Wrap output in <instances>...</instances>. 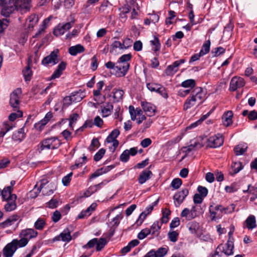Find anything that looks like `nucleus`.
Wrapping results in <instances>:
<instances>
[{"instance_id": "nucleus-24", "label": "nucleus", "mask_w": 257, "mask_h": 257, "mask_svg": "<svg viewBox=\"0 0 257 257\" xmlns=\"http://www.w3.org/2000/svg\"><path fill=\"white\" fill-rule=\"evenodd\" d=\"M158 201V200H157L156 201L153 203L154 204L149 205L148 207L146 208V211L147 212V213H146L145 212H143L142 213H141L137 221V222L138 224H141L143 223L144 219L146 217L147 214H150L154 208V206L156 205L157 204Z\"/></svg>"}, {"instance_id": "nucleus-57", "label": "nucleus", "mask_w": 257, "mask_h": 257, "mask_svg": "<svg viewBox=\"0 0 257 257\" xmlns=\"http://www.w3.org/2000/svg\"><path fill=\"white\" fill-rule=\"evenodd\" d=\"M130 159L128 150H124L120 156V160L122 162H126Z\"/></svg>"}, {"instance_id": "nucleus-43", "label": "nucleus", "mask_w": 257, "mask_h": 257, "mask_svg": "<svg viewBox=\"0 0 257 257\" xmlns=\"http://www.w3.org/2000/svg\"><path fill=\"white\" fill-rule=\"evenodd\" d=\"M203 146V144H200L199 142H195L193 144H191L184 148L186 149V151L188 153H189L193 150H195L196 148H201Z\"/></svg>"}, {"instance_id": "nucleus-32", "label": "nucleus", "mask_w": 257, "mask_h": 257, "mask_svg": "<svg viewBox=\"0 0 257 257\" xmlns=\"http://www.w3.org/2000/svg\"><path fill=\"white\" fill-rule=\"evenodd\" d=\"M25 138L24 127L19 129L18 131L15 132L13 136L12 139L15 141L19 142H21Z\"/></svg>"}, {"instance_id": "nucleus-48", "label": "nucleus", "mask_w": 257, "mask_h": 257, "mask_svg": "<svg viewBox=\"0 0 257 257\" xmlns=\"http://www.w3.org/2000/svg\"><path fill=\"white\" fill-rule=\"evenodd\" d=\"M119 48L120 49H123L122 47L121 43L118 41H114L111 45L110 52L114 53L116 51V49Z\"/></svg>"}, {"instance_id": "nucleus-56", "label": "nucleus", "mask_w": 257, "mask_h": 257, "mask_svg": "<svg viewBox=\"0 0 257 257\" xmlns=\"http://www.w3.org/2000/svg\"><path fill=\"white\" fill-rule=\"evenodd\" d=\"M63 108H65L71 105L73 102L72 101V99H71V95L69 96H66L64 98L63 100Z\"/></svg>"}, {"instance_id": "nucleus-64", "label": "nucleus", "mask_w": 257, "mask_h": 257, "mask_svg": "<svg viewBox=\"0 0 257 257\" xmlns=\"http://www.w3.org/2000/svg\"><path fill=\"white\" fill-rule=\"evenodd\" d=\"M197 190L200 194V195L203 197H205L207 195L208 190L206 187L202 186H199L198 187Z\"/></svg>"}, {"instance_id": "nucleus-49", "label": "nucleus", "mask_w": 257, "mask_h": 257, "mask_svg": "<svg viewBox=\"0 0 257 257\" xmlns=\"http://www.w3.org/2000/svg\"><path fill=\"white\" fill-rule=\"evenodd\" d=\"M179 233L176 231H169L168 233V237L172 242H175L178 240Z\"/></svg>"}, {"instance_id": "nucleus-23", "label": "nucleus", "mask_w": 257, "mask_h": 257, "mask_svg": "<svg viewBox=\"0 0 257 257\" xmlns=\"http://www.w3.org/2000/svg\"><path fill=\"white\" fill-rule=\"evenodd\" d=\"M11 199L6 200L7 203L5 205V209L6 211L10 212L14 210L17 207L16 200L17 199V195L12 196Z\"/></svg>"}, {"instance_id": "nucleus-13", "label": "nucleus", "mask_w": 257, "mask_h": 257, "mask_svg": "<svg viewBox=\"0 0 257 257\" xmlns=\"http://www.w3.org/2000/svg\"><path fill=\"white\" fill-rule=\"evenodd\" d=\"M38 235V232L33 228H27L22 230L19 234L20 237L26 238L28 241L30 239L35 238Z\"/></svg>"}, {"instance_id": "nucleus-46", "label": "nucleus", "mask_w": 257, "mask_h": 257, "mask_svg": "<svg viewBox=\"0 0 257 257\" xmlns=\"http://www.w3.org/2000/svg\"><path fill=\"white\" fill-rule=\"evenodd\" d=\"M107 241L104 238H100L99 240L97 239V243H96V250L100 251L106 244Z\"/></svg>"}, {"instance_id": "nucleus-19", "label": "nucleus", "mask_w": 257, "mask_h": 257, "mask_svg": "<svg viewBox=\"0 0 257 257\" xmlns=\"http://www.w3.org/2000/svg\"><path fill=\"white\" fill-rule=\"evenodd\" d=\"M161 226L162 223L159 221L154 222L151 225L150 228H149L150 234H151L153 237L158 236L160 233Z\"/></svg>"}, {"instance_id": "nucleus-18", "label": "nucleus", "mask_w": 257, "mask_h": 257, "mask_svg": "<svg viewBox=\"0 0 257 257\" xmlns=\"http://www.w3.org/2000/svg\"><path fill=\"white\" fill-rule=\"evenodd\" d=\"M218 205H210L209 206V211L211 220H216V219H220L222 216V214L220 213V209H217Z\"/></svg>"}, {"instance_id": "nucleus-53", "label": "nucleus", "mask_w": 257, "mask_h": 257, "mask_svg": "<svg viewBox=\"0 0 257 257\" xmlns=\"http://www.w3.org/2000/svg\"><path fill=\"white\" fill-rule=\"evenodd\" d=\"M105 153V150L104 149H100L94 155V160L97 162L99 161L104 156Z\"/></svg>"}, {"instance_id": "nucleus-5", "label": "nucleus", "mask_w": 257, "mask_h": 257, "mask_svg": "<svg viewBox=\"0 0 257 257\" xmlns=\"http://www.w3.org/2000/svg\"><path fill=\"white\" fill-rule=\"evenodd\" d=\"M75 22L74 17L71 18L70 22L66 23L59 24L54 29L53 34L56 36L63 35L65 32L69 30Z\"/></svg>"}, {"instance_id": "nucleus-7", "label": "nucleus", "mask_w": 257, "mask_h": 257, "mask_svg": "<svg viewBox=\"0 0 257 257\" xmlns=\"http://www.w3.org/2000/svg\"><path fill=\"white\" fill-rule=\"evenodd\" d=\"M245 84L244 79L239 76L233 77L230 82L229 90L235 91L237 89L241 88Z\"/></svg>"}, {"instance_id": "nucleus-17", "label": "nucleus", "mask_w": 257, "mask_h": 257, "mask_svg": "<svg viewBox=\"0 0 257 257\" xmlns=\"http://www.w3.org/2000/svg\"><path fill=\"white\" fill-rule=\"evenodd\" d=\"M17 250V247L11 242L8 243L3 249V257H13Z\"/></svg>"}, {"instance_id": "nucleus-28", "label": "nucleus", "mask_w": 257, "mask_h": 257, "mask_svg": "<svg viewBox=\"0 0 257 257\" xmlns=\"http://www.w3.org/2000/svg\"><path fill=\"white\" fill-rule=\"evenodd\" d=\"M70 95L73 103L80 102L85 96V92L81 90L72 92Z\"/></svg>"}, {"instance_id": "nucleus-38", "label": "nucleus", "mask_w": 257, "mask_h": 257, "mask_svg": "<svg viewBox=\"0 0 257 257\" xmlns=\"http://www.w3.org/2000/svg\"><path fill=\"white\" fill-rule=\"evenodd\" d=\"M13 126L11 123L8 122H4L2 126L1 131L0 132V137H4L5 134L10 130L12 129Z\"/></svg>"}, {"instance_id": "nucleus-35", "label": "nucleus", "mask_w": 257, "mask_h": 257, "mask_svg": "<svg viewBox=\"0 0 257 257\" xmlns=\"http://www.w3.org/2000/svg\"><path fill=\"white\" fill-rule=\"evenodd\" d=\"M21 238L20 239H13L11 242L15 245V247H17V249L19 247H23L25 246L28 243V241L23 237H20Z\"/></svg>"}, {"instance_id": "nucleus-62", "label": "nucleus", "mask_w": 257, "mask_h": 257, "mask_svg": "<svg viewBox=\"0 0 257 257\" xmlns=\"http://www.w3.org/2000/svg\"><path fill=\"white\" fill-rule=\"evenodd\" d=\"M225 49L221 47H219L214 49L212 51V53L213 54V56H217L224 53Z\"/></svg>"}, {"instance_id": "nucleus-4", "label": "nucleus", "mask_w": 257, "mask_h": 257, "mask_svg": "<svg viewBox=\"0 0 257 257\" xmlns=\"http://www.w3.org/2000/svg\"><path fill=\"white\" fill-rule=\"evenodd\" d=\"M62 144L61 141L57 137H51L42 141L40 143V151L44 149L55 150L58 149Z\"/></svg>"}, {"instance_id": "nucleus-27", "label": "nucleus", "mask_w": 257, "mask_h": 257, "mask_svg": "<svg viewBox=\"0 0 257 257\" xmlns=\"http://www.w3.org/2000/svg\"><path fill=\"white\" fill-rule=\"evenodd\" d=\"M84 51V47L81 44L71 46L68 49L69 54L72 56H76L77 54L83 53Z\"/></svg>"}, {"instance_id": "nucleus-47", "label": "nucleus", "mask_w": 257, "mask_h": 257, "mask_svg": "<svg viewBox=\"0 0 257 257\" xmlns=\"http://www.w3.org/2000/svg\"><path fill=\"white\" fill-rule=\"evenodd\" d=\"M9 24L7 19H0V34H2L7 29Z\"/></svg>"}, {"instance_id": "nucleus-58", "label": "nucleus", "mask_w": 257, "mask_h": 257, "mask_svg": "<svg viewBox=\"0 0 257 257\" xmlns=\"http://www.w3.org/2000/svg\"><path fill=\"white\" fill-rule=\"evenodd\" d=\"M221 245H219L217 247L214 254H212L211 257H226V256L221 252Z\"/></svg>"}, {"instance_id": "nucleus-55", "label": "nucleus", "mask_w": 257, "mask_h": 257, "mask_svg": "<svg viewBox=\"0 0 257 257\" xmlns=\"http://www.w3.org/2000/svg\"><path fill=\"white\" fill-rule=\"evenodd\" d=\"M151 44L154 46L153 48L155 51H157L160 49V43L158 38L155 37L154 40L151 41Z\"/></svg>"}, {"instance_id": "nucleus-3", "label": "nucleus", "mask_w": 257, "mask_h": 257, "mask_svg": "<svg viewBox=\"0 0 257 257\" xmlns=\"http://www.w3.org/2000/svg\"><path fill=\"white\" fill-rule=\"evenodd\" d=\"M132 55L131 53L122 55L117 60L116 69L118 72L116 75L118 77L124 76L128 72L130 65L129 62L131 61Z\"/></svg>"}, {"instance_id": "nucleus-41", "label": "nucleus", "mask_w": 257, "mask_h": 257, "mask_svg": "<svg viewBox=\"0 0 257 257\" xmlns=\"http://www.w3.org/2000/svg\"><path fill=\"white\" fill-rule=\"evenodd\" d=\"M45 225V220L41 218H38L34 223L35 228L38 230H42Z\"/></svg>"}, {"instance_id": "nucleus-21", "label": "nucleus", "mask_w": 257, "mask_h": 257, "mask_svg": "<svg viewBox=\"0 0 257 257\" xmlns=\"http://www.w3.org/2000/svg\"><path fill=\"white\" fill-rule=\"evenodd\" d=\"M70 232L68 229H64L59 235L56 236L54 241L62 240L63 241L69 242L71 240Z\"/></svg>"}, {"instance_id": "nucleus-44", "label": "nucleus", "mask_w": 257, "mask_h": 257, "mask_svg": "<svg viewBox=\"0 0 257 257\" xmlns=\"http://www.w3.org/2000/svg\"><path fill=\"white\" fill-rule=\"evenodd\" d=\"M23 75L26 81H30L32 75V72L29 65L27 66L23 71Z\"/></svg>"}, {"instance_id": "nucleus-37", "label": "nucleus", "mask_w": 257, "mask_h": 257, "mask_svg": "<svg viewBox=\"0 0 257 257\" xmlns=\"http://www.w3.org/2000/svg\"><path fill=\"white\" fill-rule=\"evenodd\" d=\"M112 93L114 101L118 102L122 99L124 92L122 89L115 88L113 89Z\"/></svg>"}, {"instance_id": "nucleus-8", "label": "nucleus", "mask_w": 257, "mask_h": 257, "mask_svg": "<svg viewBox=\"0 0 257 257\" xmlns=\"http://www.w3.org/2000/svg\"><path fill=\"white\" fill-rule=\"evenodd\" d=\"M58 50L52 51L50 54L45 58L42 61V64L47 66L49 64L54 65L59 62L58 58Z\"/></svg>"}, {"instance_id": "nucleus-9", "label": "nucleus", "mask_w": 257, "mask_h": 257, "mask_svg": "<svg viewBox=\"0 0 257 257\" xmlns=\"http://www.w3.org/2000/svg\"><path fill=\"white\" fill-rule=\"evenodd\" d=\"M186 62L185 59H182L178 61H176L172 64L167 66L165 70V73L167 76H173L176 73L178 70V67L182 64Z\"/></svg>"}, {"instance_id": "nucleus-33", "label": "nucleus", "mask_w": 257, "mask_h": 257, "mask_svg": "<svg viewBox=\"0 0 257 257\" xmlns=\"http://www.w3.org/2000/svg\"><path fill=\"white\" fill-rule=\"evenodd\" d=\"M19 219V216L17 215H14L10 217H9L7 220L5 221L2 222L0 224V227L2 228H5L6 227L9 226L13 224H14L16 221H17Z\"/></svg>"}, {"instance_id": "nucleus-52", "label": "nucleus", "mask_w": 257, "mask_h": 257, "mask_svg": "<svg viewBox=\"0 0 257 257\" xmlns=\"http://www.w3.org/2000/svg\"><path fill=\"white\" fill-rule=\"evenodd\" d=\"M168 249L166 247H160L158 248L155 253L157 257H164L167 253Z\"/></svg>"}, {"instance_id": "nucleus-14", "label": "nucleus", "mask_w": 257, "mask_h": 257, "mask_svg": "<svg viewBox=\"0 0 257 257\" xmlns=\"http://www.w3.org/2000/svg\"><path fill=\"white\" fill-rule=\"evenodd\" d=\"M107 182L106 180H104L97 185L90 186L84 193V196L86 197L90 196L99 190L102 186L106 185Z\"/></svg>"}, {"instance_id": "nucleus-34", "label": "nucleus", "mask_w": 257, "mask_h": 257, "mask_svg": "<svg viewBox=\"0 0 257 257\" xmlns=\"http://www.w3.org/2000/svg\"><path fill=\"white\" fill-rule=\"evenodd\" d=\"M232 116L233 113L231 111H228L227 112L224 113L222 116L223 124L226 126H228L230 125L232 122Z\"/></svg>"}, {"instance_id": "nucleus-39", "label": "nucleus", "mask_w": 257, "mask_h": 257, "mask_svg": "<svg viewBox=\"0 0 257 257\" xmlns=\"http://www.w3.org/2000/svg\"><path fill=\"white\" fill-rule=\"evenodd\" d=\"M248 192L253 196L250 198V200L253 201L257 198V186H251L249 185L248 186L247 190L244 191V192Z\"/></svg>"}, {"instance_id": "nucleus-63", "label": "nucleus", "mask_w": 257, "mask_h": 257, "mask_svg": "<svg viewBox=\"0 0 257 257\" xmlns=\"http://www.w3.org/2000/svg\"><path fill=\"white\" fill-rule=\"evenodd\" d=\"M133 41L128 38L124 39L121 43L123 49H126L132 46Z\"/></svg>"}, {"instance_id": "nucleus-15", "label": "nucleus", "mask_w": 257, "mask_h": 257, "mask_svg": "<svg viewBox=\"0 0 257 257\" xmlns=\"http://www.w3.org/2000/svg\"><path fill=\"white\" fill-rule=\"evenodd\" d=\"M141 106L148 115L151 116L155 114L156 107L153 104L147 101H142Z\"/></svg>"}, {"instance_id": "nucleus-45", "label": "nucleus", "mask_w": 257, "mask_h": 257, "mask_svg": "<svg viewBox=\"0 0 257 257\" xmlns=\"http://www.w3.org/2000/svg\"><path fill=\"white\" fill-rule=\"evenodd\" d=\"M187 227L189 230V231L192 233H194L196 232V231L198 230L199 227V225L198 223H197L195 221H192L189 222L187 224Z\"/></svg>"}, {"instance_id": "nucleus-16", "label": "nucleus", "mask_w": 257, "mask_h": 257, "mask_svg": "<svg viewBox=\"0 0 257 257\" xmlns=\"http://www.w3.org/2000/svg\"><path fill=\"white\" fill-rule=\"evenodd\" d=\"M220 245H221V251L226 256L231 255L233 254L234 245L232 240H228L227 243L224 245L221 244Z\"/></svg>"}, {"instance_id": "nucleus-42", "label": "nucleus", "mask_w": 257, "mask_h": 257, "mask_svg": "<svg viewBox=\"0 0 257 257\" xmlns=\"http://www.w3.org/2000/svg\"><path fill=\"white\" fill-rule=\"evenodd\" d=\"M196 83L194 79H190L183 81L181 85L184 88H192L195 86Z\"/></svg>"}, {"instance_id": "nucleus-50", "label": "nucleus", "mask_w": 257, "mask_h": 257, "mask_svg": "<svg viewBox=\"0 0 257 257\" xmlns=\"http://www.w3.org/2000/svg\"><path fill=\"white\" fill-rule=\"evenodd\" d=\"M100 146L99 141L96 138L92 139L91 144L89 147V150L90 151H94L95 150V148H98Z\"/></svg>"}, {"instance_id": "nucleus-1", "label": "nucleus", "mask_w": 257, "mask_h": 257, "mask_svg": "<svg viewBox=\"0 0 257 257\" xmlns=\"http://www.w3.org/2000/svg\"><path fill=\"white\" fill-rule=\"evenodd\" d=\"M204 95L202 88H195L192 91V96L186 100L183 106L184 109L188 110L195 105L196 103H198V105H200L203 102Z\"/></svg>"}, {"instance_id": "nucleus-36", "label": "nucleus", "mask_w": 257, "mask_h": 257, "mask_svg": "<svg viewBox=\"0 0 257 257\" xmlns=\"http://www.w3.org/2000/svg\"><path fill=\"white\" fill-rule=\"evenodd\" d=\"M235 205L234 204H231L230 205L224 207L221 205H218L217 209H220V213L221 214H228L231 213L234 211Z\"/></svg>"}, {"instance_id": "nucleus-26", "label": "nucleus", "mask_w": 257, "mask_h": 257, "mask_svg": "<svg viewBox=\"0 0 257 257\" xmlns=\"http://www.w3.org/2000/svg\"><path fill=\"white\" fill-rule=\"evenodd\" d=\"M96 207L95 203H92L89 207H88L86 210H82L78 215V219H83L86 217L89 216L91 215L92 212L94 211Z\"/></svg>"}, {"instance_id": "nucleus-20", "label": "nucleus", "mask_w": 257, "mask_h": 257, "mask_svg": "<svg viewBox=\"0 0 257 257\" xmlns=\"http://www.w3.org/2000/svg\"><path fill=\"white\" fill-rule=\"evenodd\" d=\"M153 176L152 172L149 170H144L140 174L138 177V181L140 184L145 183Z\"/></svg>"}, {"instance_id": "nucleus-22", "label": "nucleus", "mask_w": 257, "mask_h": 257, "mask_svg": "<svg viewBox=\"0 0 257 257\" xmlns=\"http://www.w3.org/2000/svg\"><path fill=\"white\" fill-rule=\"evenodd\" d=\"M38 22V17L35 14L32 15L26 20L25 27L30 31L33 28Z\"/></svg>"}, {"instance_id": "nucleus-60", "label": "nucleus", "mask_w": 257, "mask_h": 257, "mask_svg": "<svg viewBox=\"0 0 257 257\" xmlns=\"http://www.w3.org/2000/svg\"><path fill=\"white\" fill-rule=\"evenodd\" d=\"M73 175L72 172H71L67 174L66 176H64L62 180L63 184L67 186L69 185L71 180V177Z\"/></svg>"}, {"instance_id": "nucleus-51", "label": "nucleus", "mask_w": 257, "mask_h": 257, "mask_svg": "<svg viewBox=\"0 0 257 257\" xmlns=\"http://www.w3.org/2000/svg\"><path fill=\"white\" fill-rule=\"evenodd\" d=\"M182 180L179 178H176L173 180L171 185L174 189H178L182 185Z\"/></svg>"}, {"instance_id": "nucleus-12", "label": "nucleus", "mask_w": 257, "mask_h": 257, "mask_svg": "<svg viewBox=\"0 0 257 257\" xmlns=\"http://www.w3.org/2000/svg\"><path fill=\"white\" fill-rule=\"evenodd\" d=\"M54 187L51 184L46 185L45 184L41 183L40 187L38 188L37 192H35L36 195L33 197H35L38 195V193H39L42 191V193L44 195H50L53 193Z\"/></svg>"}, {"instance_id": "nucleus-40", "label": "nucleus", "mask_w": 257, "mask_h": 257, "mask_svg": "<svg viewBox=\"0 0 257 257\" xmlns=\"http://www.w3.org/2000/svg\"><path fill=\"white\" fill-rule=\"evenodd\" d=\"M210 44V41L207 40L206 41L205 43L203 44L201 49L200 51V54L202 56L206 55L209 52Z\"/></svg>"}, {"instance_id": "nucleus-6", "label": "nucleus", "mask_w": 257, "mask_h": 257, "mask_svg": "<svg viewBox=\"0 0 257 257\" xmlns=\"http://www.w3.org/2000/svg\"><path fill=\"white\" fill-rule=\"evenodd\" d=\"M223 141V137L220 134L211 136L206 140V147L216 148L220 147L222 145Z\"/></svg>"}, {"instance_id": "nucleus-30", "label": "nucleus", "mask_w": 257, "mask_h": 257, "mask_svg": "<svg viewBox=\"0 0 257 257\" xmlns=\"http://www.w3.org/2000/svg\"><path fill=\"white\" fill-rule=\"evenodd\" d=\"M101 113L103 117H107L109 116L113 110V105L109 102L106 103L102 106H101Z\"/></svg>"}, {"instance_id": "nucleus-10", "label": "nucleus", "mask_w": 257, "mask_h": 257, "mask_svg": "<svg viewBox=\"0 0 257 257\" xmlns=\"http://www.w3.org/2000/svg\"><path fill=\"white\" fill-rule=\"evenodd\" d=\"M188 194L189 191L187 188L183 189L181 191H178L175 193L173 197L175 206L179 207Z\"/></svg>"}, {"instance_id": "nucleus-54", "label": "nucleus", "mask_w": 257, "mask_h": 257, "mask_svg": "<svg viewBox=\"0 0 257 257\" xmlns=\"http://www.w3.org/2000/svg\"><path fill=\"white\" fill-rule=\"evenodd\" d=\"M150 234L149 228H146L142 229L138 234V238L139 239H144L148 235Z\"/></svg>"}, {"instance_id": "nucleus-31", "label": "nucleus", "mask_w": 257, "mask_h": 257, "mask_svg": "<svg viewBox=\"0 0 257 257\" xmlns=\"http://www.w3.org/2000/svg\"><path fill=\"white\" fill-rule=\"evenodd\" d=\"M243 169L242 163L240 162H235L232 163L231 165V169L229 171V174L234 175L239 172Z\"/></svg>"}, {"instance_id": "nucleus-25", "label": "nucleus", "mask_w": 257, "mask_h": 257, "mask_svg": "<svg viewBox=\"0 0 257 257\" xmlns=\"http://www.w3.org/2000/svg\"><path fill=\"white\" fill-rule=\"evenodd\" d=\"M256 227V220L255 216L250 215L244 222L243 227H246L249 230H252Z\"/></svg>"}, {"instance_id": "nucleus-61", "label": "nucleus", "mask_w": 257, "mask_h": 257, "mask_svg": "<svg viewBox=\"0 0 257 257\" xmlns=\"http://www.w3.org/2000/svg\"><path fill=\"white\" fill-rule=\"evenodd\" d=\"M23 116V112L21 111H18L17 112L12 113L9 115V120L14 121L17 118L21 117Z\"/></svg>"}, {"instance_id": "nucleus-29", "label": "nucleus", "mask_w": 257, "mask_h": 257, "mask_svg": "<svg viewBox=\"0 0 257 257\" xmlns=\"http://www.w3.org/2000/svg\"><path fill=\"white\" fill-rule=\"evenodd\" d=\"M13 188L11 186H8L5 187L3 190H1V194L4 200L11 199L12 196L16 195L15 194H12Z\"/></svg>"}, {"instance_id": "nucleus-11", "label": "nucleus", "mask_w": 257, "mask_h": 257, "mask_svg": "<svg viewBox=\"0 0 257 257\" xmlns=\"http://www.w3.org/2000/svg\"><path fill=\"white\" fill-rule=\"evenodd\" d=\"M22 90L21 88H18L15 90L10 95V103L11 105L14 108L17 109L19 108V95L21 94Z\"/></svg>"}, {"instance_id": "nucleus-2", "label": "nucleus", "mask_w": 257, "mask_h": 257, "mask_svg": "<svg viewBox=\"0 0 257 257\" xmlns=\"http://www.w3.org/2000/svg\"><path fill=\"white\" fill-rule=\"evenodd\" d=\"M31 6V0H8L5 9L8 13H12L15 10L23 13L29 11Z\"/></svg>"}, {"instance_id": "nucleus-59", "label": "nucleus", "mask_w": 257, "mask_h": 257, "mask_svg": "<svg viewBox=\"0 0 257 257\" xmlns=\"http://www.w3.org/2000/svg\"><path fill=\"white\" fill-rule=\"evenodd\" d=\"M246 150V148H243L239 145L236 146L234 149L235 154L238 156L242 155Z\"/></svg>"}]
</instances>
